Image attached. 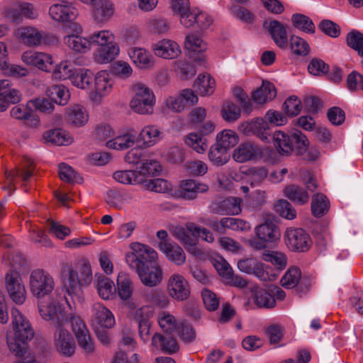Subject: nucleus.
I'll return each instance as SVG.
<instances>
[{
	"mask_svg": "<svg viewBox=\"0 0 363 363\" xmlns=\"http://www.w3.org/2000/svg\"><path fill=\"white\" fill-rule=\"evenodd\" d=\"M238 269L246 274H253L261 281H267L269 274L264 270V264L255 258H245L238 262Z\"/></svg>",
	"mask_w": 363,
	"mask_h": 363,
	"instance_id": "16",
	"label": "nucleus"
},
{
	"mask_svg": "<svg viewBox=\"0 0 363 363\" xmlns=\"http://www.w3.org/2000/svg\"><path fill=\"white\" fill-rule=\"evenodd\" d=\"M155 55L164 59H175L181 54L179 45L169 39H163L152 45Z\"/></svg>",
	"mask_w": 363,
	"mask_h": 363,
	"instance_id": "15",
	"label": "nucleus"
},
{
	"mask_svg": "<svg viewBox=\"0 0 363 363\" xmlns=\"http://www.w3.org/2000/svg\"><path fill=\"white\" fill-rule=\"evenodd\" d=\"M6 289L10 298L16 304H23L26 298V291L19 272L11 269L6 274Z\"/></svg>",
	"mask_w": 363,
	"mask_h": 363,
	"instance_id": "6",
	"label": "nucleus"
},
{
	"mask_svg": "<svg viewBox=\"0 0 363 363\" xmlns=\"http://www.w3.org/2000/svg\"><path fill=\"white\" fill-rule=\"evenodd\" d=\"M141 296L146 303L154 304L160 308H166L170 302L168 296L160 289H145Z\"/></svg>",
	"mask_w": 363,
	"mask_h": 363,
	"instance_id": "26",
	"label": "nucleus"
},
{
	"mask_svg": "<svg viewBox=\"0 0 363 363\" xmlns=\"http://www.w3.org/2000/svg\"><path fill=\"white\" fill-rule=\"evenodd\" d=\"M53 277L46 271L37 269L31 272L29 286L33 295L38 299V311L44 320L52 318L65 319L61 312L62 296L58 290H55Z\"/></svg>",
	"mask_w": 363,
	"mask_h": 363,
	"instance_id": "1",
	"label": "nucleus"
},
{
	"mask_svg": "<svg viewBox=\"0 0 363 363\" xmlns=\"http://www.w3.org/2000/svg\"><path fill=\"white\" fill-rule=\"evenodd\" d=\"M130 248L132 252L125 255V260L131 269L156 263L157 253L150 247L134 242L131 244Z\"/></svg>",
	"mask_w": 363,
	"mask_h": 363,
	"instance_id": "4",
	"label": "nucleus"
},
{
	"mask_svg": "<svg viewBox=\"0 0 363 363\" xmlns=\"http://www.w3.org/2000/svg\"><path fill=\"white\" fill-rule=\"evenodd\" d=\"M16 35L23 44L29 47L38 46L43 43V33L34 27L19 28L17 30Z\"/></svg>",
	"mask_w": 363,
	"mask_h": 363,
	"instance_id": "22",
	"label": "nucleus"
},
{
	"mask_svg": "<svg viewBox=\"0 0 363 363\" xmlns=\"http://www.w3.org/2000/svg\"><path fill=\"white\" fill-rule=\"evenodd\" d=\"M49 13L55 21L67 23V27L73 32L81 33L82 27L74 21L78 16L77 9L71 4H55L50 8Z\"/></svg>",
	"mask_w": 363,
	"mask_h": 363,
	"instance_id": "5",
	"label": "nucleus"
},
{
	"mask_svg": "<svg viewBox=\"0 0 363 363\" xmlns=\"http://www.w3.org/2000/svg\"><path fill=\"white\" fill-rule=\"evenodd\" d=\"M141 283L145 286L153 288L158 286L162 280V271L157 264L133 268Z\"/></svg>",
	"mask_w": 363,
	"mask_h": 363,
	"instance_id": "9",
	"label": "nucleus"
},
{
	"mask_svg": "<svg viewBox=\"0 0 363 363\" xmlns=\"http://www.w3.org/2000/svg\"><path fill=\"white\" fill-rule=\"evenodd\" d=\"M261 153V149L257 145L246 143L234 150L233 157L236 162L242 163L257 159Z\"/></svg>",
	"mask_w": 363,
	"mask_h": 363,
	"instance_id": "20",
	"label": "nucleus"
},
{
	"mask_svg": "<svg viewBox=\"0 0 363 363\" xmlns=\"http://www.w3.org/2000/svg\"><path fill=\"white\" fill-rule=\"evenodd\" d=\"M133 90L134 96L130 103L131 109L139 114H152L155 103L153 91L143 84L134 85Z\"/></svg>",
	"mask_w": 363,
	"mask_h": 363,
	"instance_id": "3",
	"label": "nucleus"
},
{
	"mask_svg": "<svg viewBox=\"0 0 363 363\" xmlns=\"http://www.w3.org/2000/svg\"><path fill=\"white\" fill-rule=\"evenodd\" d=\"M288 247L292 251L306 252L311 247V238L301 228H288L285 233Z\"/></svg>",
	"mask_w": 363,
	"mask_h": 363,
	"instance_id": "7",
	"label": "nucleus"
},
{
	"mask_svg": "<svg viewBox=\"0 0 363 363\" xmlns=\"http://www.w3.org/2000/svg\"><path fill=\"white\" fill-rule=\"evenodd\" d=\"M275 211L281 217L292 220L296 216V211L293 206L285 199H281L274 205Z\"/></svg>",
	"mask_w": 363,
	"mask_h": 363,
	"instance_id": "60",
	"label": "nucleus"
},
{
	"mask_svg": "<svg viewBox=\"0 0 363 363\" xmlns=\"http://www.w3.org/2000/svg\"><path fill=\"white\" fill-rule=\"evenodd\" d=\"M147 189L158 193L169 192L172 190V184L164 179H152L145 182Z\"/></svg>",
	"mask_w": 363,
	"mask_h": 363,
	"instance_id": "62",
	"label": "nucleus"
},
{
	"mask_svg": "<svg viewBox=\"0 0 363 363\" xmlns=\"http://www.w3.org/2000/svg\"><path fill=\"white\" fill-rule=\"evenodd\" d=\"M253 296L254 302L259 308H270L276 305L274 297L265 289L255 287Z\"/></svg>",
	"mask_w": 363,
	"mask_h": 363,
	"instance_id": "42",
	"label": "nucleus"
},
{
	"mask_svg": "<svg viewBox=\"0 0 363 363\" xmlns=\"http://www.w3.org/2000/svg\"><path fill=\"white\" fill-rule=\"evenodd\" d=\"M271 139L277 152L281 155H289L293 152L296 155H303L309 145L306 136L299 130L290 135L277 130L271 135Z\"/></svg>",
	"mask_w": 363,
	"mask_h": 363,
	"instance_id": "2",
	"label": "nucleus"
},
{
	"mask_svg": "<svg viewBox=\"0 0 363 363\" xmlns=\"http://www.w3.org/2000/svg\"><path fill=\"white\" fill-rule=\"evenodd\" d=\"M301 277L299 268L291 267L285 273L280 280L281 286L286 289H294L296 287Z\"/></svg>",
	"mask_w": 363,
	"mask_h": 363,
	"instance_id": "53",
	"label": "nucleus"
},
{
	"mask_svg": "<svg viewBox=\"0 0 363 363\" xmlns=\"http://www.w3.org/2000/svg\"><path fill=\"white\" fill-rule=\"evenodd\" d=\"M244 132L247 135H255L262 141L269 143L271 141V130L269 123L263 118H256L248 123Z\"/></svg>",
	"mask_w": 363,
	"mask_h": 363,
	"instance_id": "14",
	"label": "nucleus"
},
{
	"mask_svg": "<svg viewBox=\"0 0 363 363\" xmlns=\"http://www.w3.org/2000/svg\"><path fill=\"white\" fill-rule=\"evenodd\" d=\"M96 277L95 286L100 297L105 300L111 298L116 290L113 281L103 274Z\"/></svg>",
	"mask_w": 363,
	"mask_h": 363,
	"instance_id": "35",
	"label": "nucleus"
},
{
	"mask_svg": "<svg viewBox=\"0 0 363 363\" xmlns=\"http://www.w3.org/2000/svg\"><path fill=\"white\" fill-rule=\"evenodd\" d=\"M11 313L15 332L14 340H31L34 337L35 333L29 322L16 308H13Z\"/></svg>",
	"mask_w": 363,
	"mask_h": 363,
	"instance_id": "10",
	"label": "nucleus"
},
{
	"mask_svg": "<svg viewBox=\"0 0 363 363\" xmlns=\"http://www.w3.org/2000/svg\"><path fill=\"white\" fill-rule=\"evenodd\" d=\"M238 143V136L231 130H223L216 136L217 145L221 146L228 151L235 147Z\"/></svg>",
	"mask_w": 363,
	"mask_h": 363,
	"instance_id": "44",
	"label": "nucleus"
},
{
	"mask_svg": "<svg viewBox=\"0 0 363 363\" xmlns=\"http://www.w3.org/2000/svg\"><path fill=\"white\" fill-rule=\"evenodd\" d=\"M93 315L97 323L106 328H111L115 323L112 313L104 305L96 303L92 307Z\"/></svg>",
	"mask_w": 363,
	"mask_h": 363,
	"instance_id": "31",
	"label": "nucleus"
},
{
	"mask_svg": "<svg viewBox=\"0 0 363 363\" xmlns=\"http://www.w3.org/2000/svg\"><path fill=\"white\" fill-rule=\"evenodd\" d=\"M240 108L235 103L226 101L223 103L220 110V115L224 121L232 123L240 117Z\"/></svg>",
	"mask_w": 363,
	"mask_h": 363,
	"instance_id": "48",
	"label": "nucleus"
},
{
	"mask_svg": "<svg viewBox=\"0 0 363 363\" xmlns=\"http://www.w3.org/2000/svg\"><path fill=\"white\" fill-rule=\"evenodd\" d=\"M158 247L167 259L178 266L182 265L186 261V255L182 248L176 243L159 242Z\"/></svg>",
	"mask_w": 363,
	"mask_h": 363,
	"instance_id": "24",
	"label": "nucleus"
},
{
	"mask_svg": "<svg viewBox=\"0 0 363 363\" xmlns=\"http://www.w3.org/2000/svg\"><path fill=\"white\" fill-rule=\"evenodd\" d=\"M47 95L50 97L51 101L60 105L65 104L69 98L68 90L64 86L61 85L51 86L47 90Z\"/></svg>",
	"mask_w": 363,
	"mask_h": 363,
	"instance_id": "52",
	"label": "nucleus"
},
{
	"mask_svg": "<svg viewBox=\"0 0 363 363\" xmlns=\"http://www.w3.org/2000/svg\"><path fill=\"white\" fill-rule=\"evenodd\" d=\"M133 199V195L125 191L110 189L106 193V202L111 206L121 209L123 203H129Z\"/></svg>",
	"mask_w": 363,
	"mask_h": 363,
	"instance_id": "32",
	"label": "nucleus"
},
{
	"mask_svg": "<svg viewBox=\"0 0 363 363\" xmlns=\"http://www.w3.org/2000/svg\"><path fill=\"white\" fill-rule=\"evenodd\" d=\"M260 257L263 260L271 262L279 269H283L286 266V257L282 253L264 250Z\"/></svg>",
	"mask_w": 363,
	"mask_h": 363,
	"instance_id": "57",
	"label": "nucleus"
},
{
	"mask_svg": "<svg viewBox=\"0 0 363 363\" xmlns=\"http://www.w3.org/2000/svg\"><path fill=\"white\" fill-rule=\"evenodd\" d=\"M185 48L191 52L190 57L195 61H203L204 56L201 52L206 50V45L199 37L188 34L185 38Z\"/></svg>",
	"mask_w": 363,
	"mask_h": 363,
	"instance_id": "23",
	"label": "nucleus"
},
{
	"mask_svg": "<svg viewBox=\"0 0 363 363\" xmlns=\"http://www.w3.org/2000/svg\"><path fill=\"white\" fill-rule=\"evenodd\" d=\"M228 150L223 148L221 146L217 145V143L213 144L209 150L208 157L211 162L216 166H222L228 162L229 155Z\"/></svg>",
	"mask_w": 363,
	"mask_h": 363,
	"instance_id": "50",
	"label": "nucleus"
},
{
	"mask_svg": "<svg viewBox=\"0 0 363 363\" xmlns=\"http://www.w3.org/2000/svg\"><path fill=\"white\" fill-rule=\"evenodd\" d=\"M208 186L194 179L183 180L180 182L177 194L185 200H193L199 194L206 192Z\"/></svg>",
	"mask_w": 363,
	"mask_h": 363,
	"instance_id": "12",
	"label": "nucleus"
},
{
	"mask_svg": "<svg viewBox=\"0 0 363 363\" xmlns=\"http://www.w3.org/2000/svg\"><path fill=\"white\" fill-rule=\"evenodd\" d=\"M10 115L15 119L23 121L26 125L30 127H36L39 123L38 116L32 111V106L28 108V104L26 106L19 105L13 106L10 111Z\"/></svg>",
	"mask_w": 363,
	"mask_h": 363,
	"instance_id": "27",
	"label": "nucleus"
},
{
	"mask_svg": "<svg viewBox=\"0 0 363 363\" xmlns=\"http://www.w3.org/2000/svg\"><path fill=\"white\" fill-rule=\"evenodd\" d=\"M169 295L178 301L186 300L190 296L191 289L186 279L179 274H173L167 282Z\"/></svg>",
	"mask_w": 363,
	"mask_h": 363,
	"instance_id": "8",
	"label": "nucleus"
},
{
	"mask_svg": "<svg viewBox=\"0 0 363 363\" xmlns=\"http://www.w3.org/2000/svg\"><path fill=\"white\" fill-rule=\"evenodd\" d=\"M255 231L259 239L268 242H274L281 236L278 226L270 219H267L263 223L259 225Z\"/></svg>",
	"mask_w": 363,
	"mask_h": 363,
	"instance_id": "21",
	"label": "nucleus"
},
{
	"mask_svg": "<svg viewBox=\"0 0 363 363\" xmlns=\"http://www.w3.org/2000/svg\"><path fill=\"white\" fill-rule=\"evenodd\" d=\"M291 21L293 26L305 33H314L315 30V27L312 20L301 13H295L291 17Z\"/></svg>",
	"mask_w": 363,
	"mask_h": 363,
	"instance_id": "51",
	"label": "nucleus"
},
{
	"mask_svg": "<svg viewBox=\"0 0 363 363\" xmlns=\"http://www.w3.org/2000/svg\"><path fill=\"white\" fill-rule=\"evenodd\" d=\"M284 195L290 201L298 205H304L308 202L309 194L304 188L291 184L284 188Z\"/></svg>",
	"mask_w": 363,
	"mask_h": 363,
	"instance_id": "33",
	"label": "nucleus"
},
{
	"mask_svg": "<svg viewBox=\"0 0 363 363\" xmlns=\"http://www.w3.org/2000/svg\"><path fill=\"white\" fill-rule=\"evenodd\" d=\"M117 284L118 286V295L123 300L130 298L133 291V281L130 277L123 272L118 275Z\"/></svg>",
	"mask_w": 363,
	"mask_h": 363,
	"instance_id": "45",
	"label": "nucleus"
},
{
	"mask_svg": "<svg viewBox=\"0 0 363 363\" xmlns=\"http://www.w3.org/2000/svg\"><path fill=\"white\" fill-rule=\"evenodd\" d=\"M264 27L270 34L273 41L281 49L288 47V34L286 26L277 20H270L264 23Z\"/></svg>",
	"mask_w": 363,
	"mask_h": 363,
	"instance_id": "11",
	"label": "nucleus"
},
{
	"mask_svg": "<svg viewBox=\"0 0 363 363\" xmlns=\"http://www.w3.org/2000/svg\"><path fill=\"white\" fill-rule=\"evenodd\" d=\"M330 202L327 196L321 193L315 194L311 201V212L316 218H320L328 213Z\"/></svg>",
	"mask_w": 363,
	"mask_h": 363,
	"instance_id": "39",
	"label": "nucleus"
},
{
	"mask_svg": "<svg viewBox=\"0 0 363 363\" xmlns=\"http://www.w3.org/2000/svg\"><path fill=\"white\" fill-rule=\"evenodd\" d=\"M282 108L287 116L294 117L301 112L302 104L297 96H291L286 99L282 105Z\"/></svg>",
	"mask_w": 363,
	"mask_h": 363,
	"instance_id": "61",
	"label": "nucleus"
},
{
	"mask_svg": "<svg viewBox=\"0 0 363 363\" xmlns=\"http://www.w3.org/2000/svg\"><path fill=\"white\" fill-rule=\"evenodd\" d=\"M91 6L93 16L98 22L107 21L114 13L113 4L109 0H95Z\"/></svg>",
	"mask_w": 363,
	"mask_h": 363,
	"instance_id": "28",
	"label": "nucleus"
},
{
	"mask_svg": "<svg viewBox=\"0 0 363 363\" xmlns=\"http://www.w3.org/2000/svg\"><path fill=\"white\" fill-rule=\"evenodd\" d=\"M277 91L273 84L269 82H263L261 87L257 89L252 94L254 101L259 104L266 103L275 98Z\"/></svg>",
	"mask_w": 363,
	"mask_h": 363,
	"instance_id": "37",
	"label": "nucleus"
},
{
	"mask_svg": "<svg viewBox=\"0 0 363 363\" xmlns=\"http://www.w3.org/2000/svg\"><path fill=\"white\" fill-rule=\"evenodd\" d=\"M135 144V136L131 134L119 135L107 141L106 146L108 148L117 150H123L132 147Z\"/></svg>",
	"mask_w": 363,
	"mask_h": 363,
	"instance_id": "49",
	"label": "nucleus"
},
{
	"mask_svg": "<svg viewBox=\"0 0 363 363\" xmlns=\"http://www.w3.org/2000/svg\"><path fill=\"white\" fill-rule=\"evenodd\" d=\"M138 169L140 174L152 177L157 176L162 170L160 162L156 160L149 159L148 157Z\"/></svg>",
	"mask_w": 363,
	"mask_h": 363,
	"instance_id": "56",
	"label": "nucleus"
},
{
	"mask_svg": "<svg viewBox=\"0 0 363 363\" xmlns=\"http://www.w3.org/2000/svg\"><path fill=\"white\" fill-rule=\"evenodd\" d=\"M58 174L61 180L69 184L81 183L82 182V178L72 167L65 163L59 164Z\"/></svg>",
	"mask_w": 363,
	"mask_h": 363,
	"instance_id": "55",
	"label": "nucleus"
},
{
	"mask_svg": "<svg viewBox=\"0 0 363 363\" xmlns=\"http://www.w3.org/2000/svg\"><path fill=\"white\" fill-rule=\"evenodd\" d=\"M72 33L65 36V44L73 51L85 53L90 50V44L87 38H84L78 33Z\"/></svg>",
	"mask_w": 363,
	"mask_h": 363,
	"instance_id": "34",
	"label": "nucleus"
},
{
	"mask_svg": "<svg viewBox=\"0 0 363 363\" xmlns=\"http://www.w3.org/2000/svg\"><path fill=\"white\" fill-rule=\"evenodd\" d=\"M157 321L161 328L166 333H171L177 326L175 318L164 311L159 313Z\"/></svg>",
	"mask_w": 363,
	"mask_h": 363,
	"instance_id": "64",
	"label": "nucleus"
},
{
	"mask_svg": "<svg viewBox=\"0 0 363 363\" xmlns=\"http://www.w3.org/2000/svg\"><path fill=\"white\" fill-rule=\"evenodd\" d=\"M94 74L88 69H80L72 78V83L82 89H93Z\"/></svg>",
	"mask_w": 363,
	"mask_h": 363,
	"instance_id": "40",
	"label": "nucleus"
},
{
	"mask_svg": "<svg viewBox=\"0 0 363 363\" xmlns=\"http://www.w3.org/2000/svg\"><path fill=\"white\" fill-rule=\"evenodd\" d=\"M90 48L91 46H99L100 48L108 45L114 40V36L108 30H104L95 32L88 38Z\"/></svg>",
	"mask_w": 363,
	"mask_h": 363,
	"instance_id": "54",
	"label": "nucleus"
},
{
	"mask_svg": "<svg viewBox=\"0 0 363 363\" xmlns=\"http://www.w3.org/2000/svg\"><path fill=\"white\" fill-rule=\"evenodd\" d=\"M21 100V94L18 89L11 88L8 79L0 80V112L5 111L10 104H15Z\"/></svg>",
	"mask_w": 363,
	"mask_h": 363,
	"instance_id": "13",
	"label": "nucleus"
},
{
	"mask_svg": "<svg viewBox=\"0 0 363 363\" xmlns=\"http://www.w3.org/2000/svg\"><path fill=\"white\" fill-rule=\"evenodd\" d=\"M346 45L363 57V33L357 30L349 32L345 38Z\"/></svg>",
	"mask_w": 363,
	"mask_h": 363,
	"instance_id": "47",
	"label": "nucleus"
},
{
	"mask_svg": "<svg viewBox=\"0 0 363 363\" xmlns=\"http://www.w3.org/2000/svg\"><path fill=\"white\" fill-rule=\"evenodd\" d=\"M128 55L133 62L140 68L147 69L154 65L152 55L143 48H130L128 50Z\"/></svg>",
	"mask_w": 363,
	"mask_h": 363,
	"instance_id": "30",
	"label": "nucleus"
},
{
	"mask_svg": "<svg viewBox=\"0 0 363 363\" xmlns=\"http://www.w3.org/2000/svg\"><path fill=\"white\" fill-rule=\"evenodd\" d=\"M82 286L83 285L80 281L78 272L73 269L70 270L65 284L67 294L72 297L76 296L79 298L82 294Z\"/></svg>",
	"mask_w": 363,
	"mask_h": 363,
	"instance_id": "46",
	"label": "nucleus"
},
{
	"mask_svg": "<svg viewBox=\"0 0 363 363\" xmlns=\"http://www.w3.org/2000/svg\"><path fill=\"white\" fill-rule=\"evenodd\" d=\"M66 120L74 127H82L88 122L89 116L84 107L74 104L67 108Z\"/></svg>",
	"mask_w": 363,
	"mask_h": 363,
	"instance_id": "29",
	"label": "nucleus"
},
{
	"mask_svg": "<svg viewBox=\"0 0 363 363\" xmlns=\"http://www.w3.org/2000/svg\"><path fill=\"white\" fill-rule=\"evenodd\" d=\"M216 82L209 75H199L193 87L199 94L206 96L213 94Z\"/></svg>",
	"mask_w": 363,
	"mask_h": 363,
	"instance_id": "41",
	"label": "nucleus"
},
{
	"mask_svg": "<svg viewBox=\"0 0 363 363\" xmlns=\"http://www.w3.org/2000/svg\"><path fill=\"white\" fill-rule=\"evenodd\" d=\"M119 52V48L113 41L108 45L99 48L94 55L95 60L100 64H106L115 59Z\"/></svg>",
	"mask_w": 363,
	"mask_h": 363,
	"instance_id": "36",
	"label": "nucleus"
},
{
	"mask_svg": "<svg viewBox=\"0 0 363 363\" xmlns=\"http://www.w3.org/2000/svg\"><path fill=\"white\" fill-rule=\"evenodd\" d=\"M164 132L155 125L145 126L140 131L138 139L146 147H152L163 139Z\"/></svg>",
	"mask_w": 363,
	"mask_h": 363,
	"instance_id": "25",
	"label": "nucleus"
},
{
	"mask_svg": "<svg viewBox=\"0 0 363 363\" xmlns=\"http://www.w3.org/2000/svg\"><path fill=\"white\" fill-rule=\"evenodd\" d=\"M62 316L65 319L55 318L58 321H70L72 323V331L77 340H91L90 333L85 323L79 317L74 316L72 314H67L65 310L61 308Z\"/></svg>",
	"mask_w": 363,
	"mask_h": 363,
	"instance_id": "19",
	"label": "nucleus"
},
{
	"mask_svg": "<svg viewBox=\"0 0 363 363\" xmlns=\"http://www.w3.org/2000/svg\"><path fill=\"white\" fill-rule=\"evenodd\" d=\"M185 143L198 153H203L208 147L206 138L200 133H189L186 137Z\"/></svg>",
	"mask_w": 363,
	"mask_h": 363,
	"instance_id": "58",
	"label": "nucleus"
},
{
	"mask_svg": "<svg viewBox=\"0 0 363 363\" xmlns=\"http://www.w3.org/2000/svg\"><path fill=\"white\" fill-rule=\"evenodd\" d=\"M175 69L179 73L180 78L183 80L194 76L196 74V69L193 65L184 60H179L175 62Z\"/></svg>",
	"mask_w": 363,
	"mask_h": 363,
	"instance_id": "63",
	"label": "nucleus"
},
{
	"mask_svg": "<svg viewBox=\"0 0 363 363\" xmlns=\"http://www.w3.org/2000/svg\"><path fill=\"white\" fill-rule=\"evenodd\" d=\"M21 58L26 64L45 72H50L52 64L51 56L43 52L26 51L23 53Z\"/></svg>",
	"mask_w": 363,
	"mask_h": 363,
	"instance_id": "17",
	"label": "nucleus"
},
{
	"mask_svg": "<svg viewBox=\"0 0 363 363\" xmlns=\"http://www.w3.org/2000/svg\"><path fill=\"white\" fill-rule=\"evenodd\" d=\"M44 139L57 145H67L70 144L72 138L61 128L53 129L44 133Z\"/></svg>",
	"mask_w": 363,
	"mask_h": 363,
	"instance_id": "43",
	"label": "nucleus"
},
{
	"mask_svg": "<svg viewBox=\"0 0 363 363\" xmlns=\"http://www.w3.org/2000/svg\"><path fill=\"white\" fill-rule=\"evenodd\" d=\"M289 41L290 48L294 54L305 56L309 53V45L304 39L297 35H291Z\"/></svg>",
	"mask_w": 363,
	"mask_h": 363,
	"instance_id": "59",
	"label": "nucleus"
},
{
	"mask_svg": "<svg viewBox=\"0 0 363 363\" xmlns=\"http://www.w3.org/2000/svg\"><path fill=\"white\" fill-rule=\"evenodd\" d=\"M211 208L213 213L219 215H238L241 212L240 200L235 197L216 201Z\"/></svg>",
	"mask_w": 363,
	"mask_h": 363,
	"instance_id": "18",
	"label": "nucleus"
},
{
	"mask_svg": "<svg viewBox=\"0 0 363 363\" xmlns=\"http://www.w3.org/2000/svg\"><path fill=\"white\" fill-rule=\"evenodd\" d=\"M94 83L93 88L96 94L104 96L108 94L112 89V82H111L109 74L106 71H101L97 73L94 77Z\"/></svg>",
	"mask_w": 363,
	"mask_h": 363,
	"instance_id": "38",
	"label": "nucleus"
}]
</instances>
